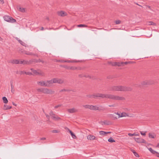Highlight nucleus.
<instances>
[{"label":"nucleus","mask_w":159,"mask_h":159,"mask_svg":"<svg viewBox=\"0 0 159 159\" xmlns=\"http://www.w3.org/2000/svg\"><path fill=\"white\" fill-rule=\"evenodd\" d=\"M102 98H109L116 100H122L125 99V98L122 97L115 95L109 94H102L99 93V97Z\"/></svg>","instance_id":"obj_1"},{"label":"nucleus","mask_w":159,"mask_h":159,"mask_svg":"<svg viewBox=\"0 0 159 159\" xmlns=\"http://www.w3.org/2000/svg\"><path fill=\"white\" fill-rule=\"evenodd\" d=\"M132 89V88L130 87L116 86L111 87L110 90L113 91H131Z\"/></svg>","instance_id":"obj_2"},{"label":"nucleus","mask_w":159,"mask_h":159,"mask_svg":"<svg viewBox=\"0 0 159 159\" xmlns=\"http://www.w3.org/2000/svg\"><path fill=\"white\" fill-rule=\"evenodd\" d=\"M38 92H40L45 94H52L55 93V91L51 89H49L46 88H42L37 89Z\"/></svg>","instance_id":"obj_3"},{"label":"nucleus","mask_w":159,"mask_h":159,"mask_svg":"<svg viewBox=\"0 0 159 159\" xmlns=\"http://www.w3.org/2000/svg\"><path fill=\"white\" fill-rule=\"evenodd\" d=\"M83 107L85 109H89L94 111H101L102 109L99 108L97 106L91 105H83Z\"/></svg>","instance_id":"obj_4"},{"label":"nucleus","mask_w":159,"mask_h":159,"mask_svg":"<svg viewBox=\"0 0 159 159\" xmlns=\"http://www.w3.org/2000/svg\"><path fill=\"white\" fill-rule=\"evenodd\" d=\"M3 19L6 21L11 23L16 22V20L9 16H5L3 17Z\"/></svg>","instance_id":"obj_5"},{"label":"nucleus","mask_w":159,"mask_h":159,"mask_svg":"<svg viewBox=\"0 0 159 159\" xmlns=\"http://www.w3.org/2000/svg\"><path fill=\"white\" fill-rule=\"evenodd\" d=\"M130 62L126 61L125 62H115L113 63L112 65L113 66H123L127 64L128 63H130Z\"/></svg>","instance_id":"obj_6"},{"label":"nucleus","mask_w":159,"mask_h":159,"mask_svg":"<svg viewBox=\"0 0 159 159\" xmlns=\"http://www.w3.org/2000/svg\"><path fill=\"white\" fill-rule=\"evenodd\" d=\"M49 115L50 116H51L53 119L55 120H58L61 119V118L60 117H58L55 116V114L53 113V112L51 111L49 113Z\"/></svg>","instance_id":"obj_7"},{"label":"nucleus","mask_w":159,"mask_h":159,"mask_svg":"<svg viewBox=\"0 0 159 159\" xmlns=\"http://www.w3.org/2000/svg\"><path fill=\"white\" fill-rule=\"evenodd\" d=\"M134 139L135 141L138 143H146V142L145 140L142 138H134Z\"/></svg>","instance_id":"obj_8"},{"label":"nucleus","mask_w":159,"mask_h":159,"mask_svg":"<svg viewBox=\"0 0 159 159\" xmlns=\"http://www.w3.org/2000/svg\"><path fill=\"white\" fill-rule=\"evenodd\" d=\"M87 139L88 140H97V138L94 136L92 135H89L87 136Z\"/></svg>","instance_id":"obj_9"},{"label":"nucleus","mask_w":159,"mask_h":159,"mask_svg":"<svg viewBox=\"0 0 159 159\" xmlns=\"http://www.w3.org/2000/svg\"><path fill=\"white\" fill-rule=\"evenodd\" d=\"M54 78L49 80H47L46 82V84L48 86H47V87H49L50 86V84L55 83Z\"/></svg>","instance_id":"obj_10"},{"label":"nucleus","mask_w":159,"mask_h":159,"mask_svg":"<svg viewBox=\"0 0 159 159\" xmlns=\"http://www.w3.org/2000/svg\"><path fill=\"white\" fill-rule=\"evenodd\" d=\"M37 84L42 86L47 87V86H48L46 84V82L43 81H38Z\"/></svg>","instance_id":"obj_11"},{"label":"nucleus","mask_w":159,"mask_h":159,"mask_svg":"<svg viewBox=\"0 0 159 159\" xmlns=\"http://www.w3.org/2000/svg\"><path fill=\"white\" fill-rule=\"evenodd\" d=\"M109 117L113 120L117 119L118 118L116 116V115L115 112L113 114H110L109 115Z\"/></svg>","instance_id":"obj_12"},{"label":"nucleus","mask_w":159,"mask_h":159,"mask_svg":"<svg viewBox=\"0 0 159 159\" xmlns=\"http://www.w3.org/2000/svg\"><path fill=\"white\" fill-rule=\"evenodd\" d=\"M54 80L55 83H57L59 84H63L64 82V80L62 79L54 78Z\"/></svg>","instance_id":"obj_13"},{"label":"nucleus","mask_w":159,"mask_h":159,"mask_svg":"<svg viewBox=\"0 0 159 159\" xmlns=\"http://www.w3.org/2000/svg\"><path fill=\"white\" fill-rule=\"evenodd\" d=\"M67 111L69 113H70L76 112L78 111L77 109H76L74 108L71 109H68Z\"/></svg>","instance_id":"obj_14"},{"label":"nucleus","mask_w":159,"mask_h":159,"mask_svg":"<svg viewBox=\"0 0 159 159\" xmlns=\"http://www.w3.org/2000/svg\"><path fill=\"white\" fill-rule=\"evenodd\" d=\"M57 14L58 16H64L66 15L67 14L66 12L63 11H58L57 12Z\"/></svg>","instance_id":"obj_15"},{"label":"nucleus","mask_w":159,"mask_h":159,"mask_svg":"<svg viewBox=\"0 0 159 159\" xmlns=\"http://www.w3.org/2000/svg\"><path fill=\"white\" fill-rule=\"evenodd\" d=\"M79 61L76 60H61V62H68V63H71V62H79Z\"/></svg>","instance_id":"obj_16"},{"label":"nucleus","mask_w":159,"mask_h":159,"mask_svg":"<svg viewBox=\"0 0 159 159\" xmlns=\"http://www.w3.org/2000/svg\"><path fill=\"white\" fill-rule=\"evenodd\" d=\"M65 129H68V130L69 131V132L70 133L72 137L73 138V139H75L76 138V136H75V135L68 128H67V127H66L65 128Z\"/></svg>","instance_id":"obj_17"},{"label":"nucleus","mask_w":159,"mask_h":159,"mask_svg":"<svg viewBox=\"0 0 159 159\" xmlns=\"http://www.w3.org/2000/svg\"><path fill=\"white\" fill-rule=\"evenodd\" d=\"M19 62L18 60L16 59L12 60L10 61V63L16 64H19Z\"/></svg>","instance_id":"obj_18"},{"label":"nucleus","mask_w":159,"mask_h":159,"mask_svg":"<svg viewBox=\"0 0 159 159\" xmlns=\"http://www.w3.org/2000/svg\"><path fill=\"white\" fill-rule=\"evenodd\" d=\"M19 64L23 65H28V61L25 60H22L20 61Z\"/></svg>","instance_id":"obj_19"},{"label":"nucleus","mask_w":159,"mask_h":159,"mask_svg":"<svg viewBox=\"0 0 159 159\" xmlns=\"http://www.w3.org/2000/svg\"><path fill=\"white\" fill-rule=\"evenodd\" d=\"M101 123H103L104 125H109L111 124V122L107 120L101 121Z\"/></svg>","instance_id":"obj_20"},{"label":"nucleus","mask_w":159,"mask_h":159,"mask_svg":"<svg viewBox=\"0 0 159 159\" xmlns=\"http://www.w3.org/2000/svg\"><path fill=\"white\" fill-rule=\"evenodd\" d=\"M148 150L151 152V153L153 154H157L158 155H159V153L158 152H157L153 150L151 148H149L148 149Z\"/></svg>","instance_id":"obj_21"},{"label":"nucleus","mask_w":159,"mask_h":159,"mask_svg":"<svg viewBox=\"0 0 159 159\" xmlns=\"http://www.w3.org/2000/svg\"><path fill=\"white\" fill-rule=\"evenodd\" d=\"M24 53L26 55H36L35 54L33 53L32 52H29L27 51H25L24 52Z\"/></svg>","instance_id":"obj_22"},{"label":"nucleus","mask_w":159,"mask_h":159,"mask_svg":"<svg viewBox=\"0 0 159 159\" xmlns=\"http://www.w3.org/2000/svg\"><path fill=\"white\" fill-rule=\"evenodd\" d=\"M115 113L116 115H118V116H117L118 119L120 117L126 116V115H123V113L120 114L118 113V112H115Z\"/></svg>","instance_id":"obj_23"},{"label":"nucleus","mask_w":159,"mask_h":159,"mask_svg":"<svg viewBox=\"0 0 159 159\" xmlns=\"http://www.w3.org/2000/svg\"><path fill=\"white\" fill-rule=\"evenodd\" d=\"M11 108V106L4 105V110H7V109H10Z\"/></svg>","instance_id":"obj_24"},{"label":"nucleus","mask_w":159,"mask_h":159,"mask_svg":"<svg viewBox=\"0 0 159 159\" xmlns=\"http://www.w3.org/2000/svg\"><path fill=\"white\" fill-rule=\"evenodd\" d=\"M35 59H32L29 60V61H28V65H30L33 63H35Z\"/></svg>","instance_id":"obj_25"},{"label":"nucleus","mask_w":159,"mask_h":159,"mask_svg":"<svg viewBox=\"0 0 159 159\" xmlns=\"http://www.w3.org/2000/svg\"><path fill=\"white\" fill-rule=\"evenodd\" d=\"M2 99L4 103H8V100L6 97H3Z\"/></svg>","instance_id":"obj_26"},{"label":"nucleus","mask_w":159,"mask_h":159,"mask_svg":"<svg viewBox=\"0 0 159 159\" xmlns=\"http://www.w3.org/2000/svg\"><path fill=\"white\" fill-rule=\"evenodd\" d=\"M77 27H87L88 26L84 24H80L77 25Z\"/></svg>","instance_id":"obj_27"},{"label":"nucleus","mask_w":159,"mask_h":159,"mask_svg":"<svg viewBox=\"0 0 159 159\" xmlns=\"http://www.w3.org/2000/svg\"><path fill=\"white\" fill-rule=\"evenodd\" d=\"M132 151L134 155L137 157H139V155L138 154V153L134 151V150H132Z\"/></svg>","instance_id":"obj_28"},{"label":"nucleus","mask_w":159,"mask_h":159,"mask_svg":"<svg viewBox=\"0 0 159 159\" xmlns=\"http://www.w3.org/2000/svg\"><path fill=\"white\" fill-rule=\"evenodd\" d=\"M108 141L110 143H113L115 142V141L113 139L112 137H110L109 139H108Z\"/></svg>","instance_id":"obj_29"},{"label":"nucleus","mask_w":159,"mask_h":159,"mask_svg":"<svg viewBox=\"0 0 159 159\" xmlns=\"http://www.w3.org/2000/svg\"><path fill=\"white\" fill-rule=\"evenodd\" d=\"M128 135L130 136H137L139 135L138 134L135 133L131 134L130 133H129Z\"/></svg>","instance_id":"obj_30"},{"label":"nucleus","mask_w":159,"mask_h":159,"mask_svg":"<svg viewBox=\"0 0 159 159\" xmlns=\"http://www.w3.org/2000/svg\"><path fill=\"white\" fill-rule=\"evenodd\" d=\"M18 42L20 43V44L26 47V44L21 40H18Z\"/></svg>","instance_id":"obj_31"},{"label":"nucleus","mask_w":159,"mask_h":159,"mask_svg":"<svg viewBox=\"0 0 159 159\" xmlns=\"http://www.w3.org/2000/svg\"><path fill=\"white\" fill-rule=\"evenodd\" d=\"M141 84L142 85L150 84V83L147 81H143L141 83Z\"/></svg>","instance_id":"obj_32"},{"label":"nucleus","mask_w":159,"mask_h":159,"mask_svg":"<svg viewBox=\"0 0 159 159\" xmlns=\"http://www.w3.org/2000/svg\"><path fill=\"white\" fill-rule=\"evenodd\" d=\"M30 70L32 71V72L34 74H39V73L36 70H34L33 68H31Z\"/></svg>","instance_id":"obj_33"},{"label":"nucleus","mask_w":159,"mask_h":159,"mask_svg":"<svg viewBox=\"0 0 159 159\" xmlns=\"http://www.w3.org/2000/svg\"><path fill=\"white\" fill-rule=\"evenodd\" d=\"M94 98H96L99 97V93L94 94Z\"/></svg>","instance_id":"obj_34"},{"label":"nucleus","mask_w":159,"mask_h":159,"mask_svg":"<svg viewBox=\"0 0 159 159\" xmlns=\"http://www.w3.org/2000/svg\"><path fill=\"white\" fill-rule=\"evenodd\" d=\"M42 62V63H43L44 62V61L40 59H39L38 60H36L35 61V63H38V62Z\"/></svg>","instance_id":"obj_35"},{"label":"nucleus","mask_w":159,"mask_h":159,"mask_svg":"<svg viewBox=\"0 0 159 159\" xmlns=\"http://www.w3.org/2000/svg\"><path fill=\"white\" fill-rule=\"evenodd\" d=\"M19 10L22 12H24L25 11V8L21 7L19 8Z\"/></svg>","instance_id":"obj_36"},{"label":"nucleus","mask_w":159,"mask_h":159,"mask_svg":"<svg viewBox=\"0 0 159 159\" xmlns=\"http://www.w3.org/2000/svg\"><path fill=\"white\" fill-rule=\"evenodd\" d=\"M86 96L88 98H94V94H89V95H87Z\"/></svg>","instance_id":"obj_37"},{"label":"nucleus","mask_w":159,"mask_h":159,"mask_svg":"<svg viewBox=\"0 0 159 159\" xmlns=\"http://www.w3.org/2000/svg\"><path fill=\"white\" fill-rule=\"evenodd\" d=\"M149 137L151 138H154L155 137L153 134L152 133H149Z\"/></svg>","instance_id":"obj_38"},{"label":"nucleus","mask_w":159,"mask_h":159,"mask_svg":"<svg viewBox=\"0 0 159 159\" xmlns=\"http://www.w3.org/2000/svg\"><path fill=\"white\" fill-rule=\"evenodd\" d=\"M148 25H155L156 24L152 21H149L148 22Z\"/></svg>","instance_id":"obj_39"},{"label":"nucleus","mask_w":159,"mask_h":159,"mask_svg":"<svg viewBox=\"0 0 159 159\" xmlns=\"http://www.w3.org/2000/svg\"><path fill=\"white\" fill-rule=\"evenodd\" d=\"M77 69V68L75 66H71L70 67V70H75Z\"/></svg>","instance_id":"obj_40"},{"label":"nucleus","mask_w":159,"mask_h":159,"mask_svg":"<svg viewBox=\"0 0 159 159\" xmlns=\"http://www.w3.org/2000/svg\"><path fill=\"white\" fill-rule=\"evenodd\" d=\"M69 91V90H67V89H63L61 90L60 91V92H62L63 91Z\"/></svg>","instance_id":"obj_41"},{"label":"nucleus","mask_w":159,"mask_h":159,"mask_svg":"<svg viewBox=\"0 0 159 159\" xmlns=\"http://www.w3.org/2000/svg\"><path fill=\"white\" fill-rule=\"evenodd\" d=\"M121 23V21L119 20L115 21V23L116 24H119Z\"/></svg>","instance_id":"obj_42"},{"label":"nucleus","mask_w":159,"mask_h":159,"mask_svg":"<svg viewBox=\"0 0 159 159\" xmlns=\"http://www.w3.org/2000/svg\"><path fill=\"white\" fill-rule=\"evenodd\" d=\"M25 73H26V72L25 71H20L18 72V74L20 75H22V74H25Z\"/></svg>","instance_id":"obj_43"},{"label":"nucleus","mask_w":159,"mask_h":159,"mask_svg":"<svg viewBox=\"0 0 159 159\" xmlns=\"http://www.w3.org/2000/svg\"><path fill=\"white\" fill-rule=\"evenodd\" d=\"M99 134L101 135H104V131H101L99 132Z\"/></svg>","instance_id":"obj_44"},{"label":"nucleus","mask_w":159,"mask_h":159,"mask_svg":"<svg viewBox=\"0 0 159 159\" xmlns=\"http://www.w3.org/2000/svg\"><path fill=\"white\" fill-rule=\"evenodd\" d=\"M25 74H26V75H31L32 74V73L31 72H26V73H25Z\"/></svg>","instance_id":"obj_45"},{"label":"nucleus","mask_w":159,"mask_h":159,"mask_svg":"<svg viewBox=\"0 0 159 159\" xmlns=\"http://www.w3.org/2000/svg\"><path fill=\"white\" fill-rule=\"evenodd\" d=\"M11 93H14V92L15 91V90L14 89L13 86V87H12V88H11Z\"/></svg>","instance_id":"obj_46"},{"label":"nucleus","mask_w":159,"mask_h":159,"mask_svg":"<svg viewBox=\"0 0 159 159\" xmlns=\"http://www.w3.org/2000/svg\"><path fill=\"white\" fill-rule=\"evenodd\" d=\"M13 80H11L10 81V84H11V88H12L13 86Z\"/></svg>","instance_id":"obj_47"},{"label":"nucleus","mask_w":159,"mask_h":159,"mask_svg":"<svg viewBox=\"0 0 159 159\" xmlns=\"http://www.w3.org/2000/svg\"><path fill=\"white\" fill-rule=\"evenodd\" d=\"M52 132L53 133H57L58 131L57 130H53L52 131Z\"/></svg>","instance_id":"obj_48"},{"label":"nucleus","mask_w":159,"mask_h":159,"mask_svg":"<svg viewBox=\"0 0 159 159\" xmlns=\"http://www.w3.org/2000/svg\"><path fill=\"white\" fill-rule=\"evenodd\" d=\"M61 105H58L57 106H56L54 107V108L55 109L57 108L58 107H61Z\"/></svg>","instance_id":"obj_49"},{"label":"nucleus","mask_w":159,"mask_h":159,"mask_svg":"<svg viewBox=\"0 0 159 159\" xmlns=\"http://www.w3.org/2000/svg\"><path fill=\"white\" fill-rule=\"evenodd\" d=\"M140 134L143 135H146L145 133H143L142 131H140Z\"/></svg>","instance_id":"obj_50"},{"label":"nucleus","mask_w":159,"mask_h":159,"mask_svg":"<svg viewBox=\"0 0 159 159\" xmlns=\"http://www.w3.org/2000/svg\"><path fill=\"white\" fill-rule=\"evenodd\" d=\"M45 115H46L47 118V119H49L50 118L48 114H45Z\"/></svg>","instance_id":"obj_51"},{"label":"nucleus","mask_w":159,"mask_h":159,"mask_svg":"<svg viewBox=\"0 0 159 159\" xmlns=\"http://www.w3.org/2000/svg\"><path fill=\"white\" fill-rule=\"evenodd\" d=\"M4 3L3 0H0V3L2 4H3Z\"/></svg>","instance_id":"obj_52"},{"label":"nucleus","mask_w":159,"mask_h":159,"mask_svg":"<svg viewBox=\"0 0 159 159\" xmlns=\"http://www.w3.org/2000/svg\"><path fill=\"white\" fill-rule=\"evenodd\" d=\"M46 139V138L45 137H43L41 138L40 139V140H45Z\"/></svg>","instance_id":"obj_53"},{"label":"nucleus","mask_w":159,"mask_h":159,"mask_svg":"<svg viewBox=\"0 0 159 159\" xmlns=\"http://www.w3.org/2000/svg\"><path fill=\"white\" fill-rule=\"evenodd\" d=\"M109 106L110 107H113L115 106V105L114 104L111 105H109Z\"/></svg>","instance_id":"obj_54"},{"label":"nucleus","mask_w":159,"mask_h":159,"mask_svg":"<svg viewBox=\"0 0 159 159\" xmlns=\"http://www.w3.org/2000/svg\"><path fill=\"white\" fill-rule=\"evenodd\" d=\"M147 7L149 8V9L150 10H151L152 9H151V7L150 6H147Z\"/></svg>","instance_id":"obj_55"},{"label":"nucleus","mask_w":159,"mask_h":159,"mask_svg":"<svg viewBox=\"0 0 159 159\" xmlns=\"http://www.w3.org/2000/svg\"><path fill=\"white\" fill-rule=\"evenodd\" d=\"M12 103L13 105H14V106H16L17 105L14 102H12Z\"/></svg>","instance_id":"obj_56"},{"label":"nucleus","mask_w":159,"mask_h":159,"mask_svg":"<svg viewBox=\"0 0 159 159\" xmlns=\"http://www.w3.org/2000/svg\"><path fill=\"white\" fill-rule=\"evenodd\" d=\"M70 66H69V67H66V68L68 70H70Z\"/></svg>","instance_id":"obj_57"},{"label":"nucleus","mask_w":159,"mask_h":159,"mask_svg":"<svg viewBox=\"0 0 159 159\" xmlns=\"http://www.w3.org/2000/svg\"><path fill=\"white\" fill-rule=\"evenodd\" d=\"M84 77H89L90 78H91L90 76H89V75H87V76H86V75H85L84 76Z\"/></svg>","instance_id":"obj_58"},{"label":"nucleus","mask_w":159,"mask_h":159,"mask_svg":"<svg viewBox=\"0 0 159 159\" xmlns=\"http://www.w3.org/2000/svg\"><path fill=\"white\" fill-rule=\"evenodd\" d=\"M156 147L159 148V143L157 144V145L156 146Z\"/></svg>","instance_id":"obj_59"},{"label":"nucleus","mask_w":159,"mask_h":159,"mask_svg":"<svg viewBox=\"0 0 159 159\" xmlns=\"http://www.w3.org/2000/svg\"><path fill=\"white\" fill-rule=\"evenodd\" d=\"M44 30V28H43V27H41V30Z\"/></svg>","instance_id":"obj_60"},{"label":"nucleus","mask_w":159,"mask_h":159,"mask_svg":"<svg viewBox=\"0 0 159 159\" xmlns=\"http://www.w3.org/2000/svg\"><path fill=\"white\" fill-rule=\"evenodd\" d=\"M104 135H105V134H107V132L104 131Z\"/></svg>","instance_id":"obj_61"},{"label":"nucleus","mask_w":159,"mask_h":159,"mask_svg":"<svg viewBox=\"0 0 159 159\" xmlns=\"http://www.w3.org/2000/svg\"><path fill=\"white\" fill-rule=\"evenodd\" d=\"M107 134H110V133H111V132H107Z\"/></svg>","instance_id":"obj_62"},{"label":"nucleus","mask_w":159,"mask_h":159,"mask_svg":"<svg viewBox=\"0 0 159 159\" xmlns=\"http://www.w3.org/2000/svg\"><path fill=\"white\" fill-rule=\"evenodd\" d=\"M16 39L18 41V40H20V39H19L18 38H16Z\"/></svg>","instance_id":"obj_63"},{"label":"nucleus","mask_w":159,"mask_h":159,"mask_svg":"<svg viewBox=\"0 0 159 159\" xmlns=\"http://www.w3.org/2000/svg\"><path fill=\"white\" fill-rule=\"evenodd\" d=\"M2 40V39L0 36V40Z\"/></svg>","instance_id":"obj_64"}]
</instances>
